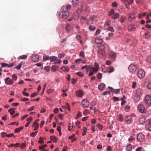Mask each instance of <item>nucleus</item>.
Wrapping results in <instances>:
<instances>
[{
	"mask_svg": "<svg viewBox=\"0 0 151 151\" xmlns=\"http://www.w3.org/2000/svg\"><path fill=\"white\" fill-rule=\"evenodd\" d=\"M71 8V6L68 5L66 6H63L61 9V12L59 13L60 17L64 19L67 18L69 15V13L68 10L70 9Z\"/></svg>",
	"mask_w": 151,
	"mask_h": 151,
	"instance_id": "f257e3e1",
	"label": "nucleus"
},
{
	"mask_svg": "<svg viewBox=\"0 0 151 151\" xmlns=\"http://www.w3.org/2000/svg\"><path fill=\"white\" fill-rule=\"evenodd\" d=\"M143 93V91L141 88L137 89L136 91L133 98L136 102H138L141 99V97Z\"/></svg>",
	"mask_w": 151,
	"mask_h": 151,
	"instance_id": "f03ea898",
	"label": "nucleus"
},
{
	"mask_svg": "<svg viewBox=\"0 0 151 151\" xmlns=\"http://www.w3.org/2000/svg\"><path fill=\"white\" fill-rule=\"evenodd\" d=\"M109 15L112 19H115L118 17L119 14L118 13L115 12L114 10L113 9H111L109 13Z\"/></svg>",
	"mask_w": 151,
	"mask_h": 151,
	"instance_id": "7ed1b4c3",
	"label": "nucleus"
},
{
	"mask_svg": "<svg viewBox=\"0 0 151 151\" xmlns=\"http://www.w3.org/2000/svg\"><path fill=\"white\" fill-rule=\"evenodd\" d=\"M137 75L138 78L141 79L145 77V73L143 70L141 69H139L137 71Z\"/></svg>",
	"mask_w": 151,
	"mask_h": 151,
	"instance_id": "20e7f679",
	"label": "nucleus"
},
{
	"mask_svg": "<svg viewBox=\"0 0 151 151\" xmlns=\"http://www.w3.org/2000/svg\"><path fill=\"white\" fill-rule=\"evenodd\" d=\"M129 71L131 72L134 73L137 70V68L136 65L134 64H131L128 67Z\"/></svg>",
	"mask_w": 151,
	"mask_h": 151,
	"instance_id": "39448f33",
	"label": "nucleus"
},
{
	"mask_svg": "<svg viewBox=\"0 0 151 151\" xmlns=\"http://www.w3.org/2000/svg\"><path fill=\"white\" fill-rule=\"evenodd\" d=\"M100 47L101 48H99L98 51L99 53L102 56H104L106 54L105 52L104 51V49L105 48V47L103 44H101Z\"/></svg>",
	"mask_w": 151,
	"mask_h": 151,
	"instance_id": "423d86ee",
	"label": "nucleus"
},
{
	"mask_svg": "<svg viewBox=\"0 0 151 151\" xmlns=\"http://www.w3.org/2000/svg\"><path fill=\"white\" fill-rule=\"evenodd\" d=\"M145 102L148 106L151 104V96L149 95H147L145 98Z\"/></svg>",
	"mask_w": 151,
	"mask_h": 151,
	"instance_id": "0eeeda50",
	"label": "nucleus"
},
{
	"mask_svg": "<svg viewBox=\"0 0 151 151\" xmlns=\"http://www.w3.org/2000/svg\"><path fill=\"white\" fill-rule=\"evenodd\" d=\"M81 104L83 108H87L89 106V102L86 99H84L82 101Z\"/></svg>",
	"mask_w": 151,
	"mask_h": 151,
	"instance_id": "6e6552de",
	"label": "nucleus"
},
{
	"mask_svg": "<svg viewBox=\"0 0 151 151\" xmlns=\"http://www.w3.org/2000/svg\"><path fill=\"white\" fill-rule=\"evenodd\" d=\"M138 111L140 113H144L145 111V108L143 105L142 104L139 105L137 106Z\"/></svg>",
	"mask_w": 151,
	"mask_h": 151,
	"instance_id": "1a4fd4ad",
	"label": "nucleus"
},
{
	"mask_svg": "<svg viewBox=\"0 0 151 151\" xmlns=\"http://www.w3.org/2000/svg\"><path fill=\"white\" fill-rule=\"evenodd\" d=\"M5 83L7 85H12L14 83V81L9 77L5 79Z\"/></svg>",
	"mask_w": 151,
	"mask_h": 151,
	"instance_id": "9d476101",
	"label": "nucleus"
},
{
	"mask_svg": "<svg viewBox=\"0 0 151 151\" xmlns=\"http://www.w3.org/2000/svg\"><path fill=\"white\" fill-rule=\"evenodd\" d=\"M136 27L135 25L133 24H130L128 27V30L130 32L134 31Z\"/></svg>",
	"mask_w": 151,
	"mask_h": 151,
	"instance_id": "9b49d317",
	"label": "nucleus"
},
{
	"mask_svg": "<svg viewBox=\"0 0 151 151\" xmlns=\"http://www.w3.org/2000/svg\"><path fill=\"white\" fill-rule=\"evenodd\" d=\"M94 67H92L93 69L95 72H98L99 70V65L96 63L95 62L94 63Z\"/></svg>",
	"mask_w": 151,
	"mask_h": 151,
	"instance_id": "f8f14e48",
	"label": "nucleus"
},
{
	"mask_svg": "<svg viewBox=\"0 0 151 151\" xmlns=\"http://www.w3.org/2000/svg\"><path fill=\"white\" fill-rule=\"evenodd\" d=\"M145 138V136L142 133H139L137 136V139L138 141H141Z\"/></svg>",
	"mask_w": 151,
	"mask_h": 151,
	"instance_id": "ddd939ff",
	"label": "nucleus"
},
{
	"mask_svg": "<svg viewBox=\"0 0 151 151\" xmlns=\"http://www.w3.org/2000/svg\"><path fill=\"white\" fill-rule=\"evenodd\" d=\"M125 121L127 124H129L132 122V119L130 116H126L125 117Z\"/></svg>",
	"mask_w": 151,
	"mask_h": 151,
	"instance_id": "4468645a",
	"label": "nucleus"
},
{
	"mask_svg": "<svg viewBox=\"0 0 151 151\" xmlns=\"http://www.w3.org/2000/svg\"><path fill=\"white\" fill-rule=\"evenodd\" d=\"M96 18V17L95 16H93L91 17L88 20V22L87 24V25H88L89 24H92Z\"/></svg>",
	"mask_w": 151,
	"mask_h": 151,
	"instance_id": "2eb2a0df",
	"label": "nucleus"
},
{
	"mask_svg": "<svg viewBox=\"0 0 151 151\" xmlns=\"http://www.w3.org/2000/svg\"><path fill=\"white\" fill-rule=\"evenodd\" d=\"M109 56L113 59H115L116 56V54L114 52L110 51L109 53Z\"/></svg>",
	"mask_w": 151,
	"mask_h": 151,
	"instance_id": "dca6fc26",
	"label": "nucleus"
},
{
	"mask_svg": "<svg viewBox=\"0 0 151 151\" xmlns=\"http://www.w3.org/2000/svg\"><path fill=\"white\" fill-rule=\"evenodd\" d=\"M32 61L35 62H37L39 60L38 56L37 55H33L32 57Z\"/></svg>",
	"mask_w": 151,
	"mask_h": 151,
	"instance_id": "f3484780",
	"label": "nucleus"
},
{
	"mask_svg": "<svg viewBox=\"0 0 151 151\" xmlns=\"http://www.w3.org/2000/svg\"><path fill=\"white\" fill-rule=\"evenodd\" d=\"M83 91L81 90H78L76 92V96L79 97H81L83 95Z\"/></svg>",
	"mask_w": 151,
	"mask_h": 151,
	"instance_id": "a211bd4d",
	"label": "nucleus"
},
{
	"mask_svg": "<svg viewBox=\"0 0 151 151\" xmlns=\"http://www.w3.org/2000/svg\"><path fill=\"white\" fill-rule=\"evenodd\" d=\"M136 17V15L134 13H130L129 15V20L131 21L133 19H134Z\"/></svg>",
	"mask_w": 151,
	"mask_h": 151,
	"instance_id": "6ab92c4d",
	"label": "nucleus"
},
{
	"mask_svg": "<svg viewBox=\"0 0 151 151\" xmlns=\"http://www.w3.org/2000/svg\"><path fill=\"white\" fill-rule=\"evenodd\" d=\"M70 69L69 67H67L65 66H63L61 68V70L64 72H66L69 71Z\"/></svg>",
	"mask_w": 151,
	"mask_h": 151,
	"instance_id": "aec40b11",
	"label": "nucleus"
},
{
	"mask_svg": "<svg viewBox=\"0 0 151 151\" xmlns=\"http://www.w3.org/2000/svg\"><path fill=\"white\" fill-rule=\"evenodd\" d=\"M106 85L104 83H101L99 84L98 86V88L100 91H102L105 87Z\"/></svg>",
	"mask_w": 151,
	"mask_h": 151,
	"instance_id": "412c9836",
	"label": "nucleus"
},
{
	"mask_svg": "<svg viewBox=\"0 0 151 151\" xmlns=\"http://www.w3.org/2000/svg\"><path fill=\"white\" fill-rule=\"evenodd\" d=\"M95 42L97 44H99L102 42L103 40L101 39L97 38L95 39Z\"/></svg>",
	"mask_w": 151,
	"mask_h": 151,
	"instance_id": "4be33fe9",
	"label": "nucleus"
},
{
	"mask_svg": "<svg viewBox=\"0 0 151 151\" xmlns=\"http://www.w3.org/2000/svg\"><path fill=\"white\" fill-rule=\"evenodd\" d=\"M32 120V117H31L28 118L27 121V122L26 123L25 125V127H28L30 122Z\"/></svg>",
	"mask_w": 151,
	"mask_h": 151,
	"instance_id": "5701e85b",
	"label": "nucleus"
},
{
	"mask_svg": "<svg viewBox=\"0 0 151 151\" xmlns=\"http://www.w3.org/2000/svg\"><path fill=\"white\" fill-rule=\"evenodd\" d=\"M33 127H35L34 129L35 131L37 130L39 127V124L37 122H35L33 123Z\"/></svg>",
	"mask_w": 151,
	"mask_h": 151,
	"instance_id": "b1692460",
	"label": "nucleus"
},
{
	"mask_svg": "<svg viewBox=\"0 0 151 151\" xmlns=\"http://www.w3.org/2000/svg\"><path fill=\"white\" fill-rule=\"evenodd\" d=\"M58 60L57 58L55 56H52L50 57L49 60L51 62L57 61Z\"/></svg>",
	"mask_w": 151,
	"mask_h": 151,
	"instance_id": "393cba45",
	"label": "nucleus"
},
{
	"mask_svg": "<svg viewBox=\"0 0 151 151\" xmlns=\"http://www.w3.org/2000/svg\"><path fill=\"white\" fill-rule=\"evenodd\" d=\"M50 138L54 142L56 143L57 142L58 138L55 136H51Z\"/></svg>",
	"mask_w": 151,
	"mask_h": 151,
	"instance_id": "a878e982",
	"label": "nucleus"
},
{
	"mask_svg": "<svg viewBox=\"0 0 151 151\" xmlns=\"http://www.w3.org/2000/svg\"><path fill=\"white\" fill-rule=\"evenodd\" d=\"M132 147L131 145L128 144L126 147V150L127 151H130L132 150Z\"/></svg>",
	"mask_w": 151,
	"mask_h": 151,
	"instance_id": "bb28decb",
	"label": "nucleus"
},
{
	"mask_svg": "<svg viewBox=\"0 0 151 151\" xmlns=\"http://www.w3.org/2000/svg\"><path fill=\"white\" fill-rule=\"evenodd\" d=\"M145 119L143 117H141L139 119V122L141 124H143L145 122Z\"/></svg>",
	"mask_w": 151,
	"mask_h": 151,
	"instance_id": "cd10ccee",
	"label": "nucleus"
},
{
	"mask_svg": "<svg viewBox=\"0 0 151 151\" xmlns=\"http://www.w3.org/2000/svg\"><path fill=\"white\" fill-rule=\"evenodd\" d=\"M72 27L70 26L69 24H67L65 27L66 30L68 32H70Z\"/></svg>",
	"mask_w": 151,
	"mask_h": 151,
	"instance_id": "c85d7f7f",
	"label": "nucleus"
},
{
	"mask_svg": "<svg viewBox=\"0 0 151 151\" xmlns=\"http://www.w3.org/2000/svg\"><path fill=\"white\" fill-rule=\"evenodd\" d=\"M87 66H88L86 67V72H88L89 70H91L93 69L91 65H87Z\"/></svg>",
	"mask_w": 151,
	"mask_h": 151,
	"instance_id": "c756f323",
	"label": "nucleus"
},
{
	"mask_svg": "<svg viewBox=\"0 0 151 151\" xmlns=\"http://www.w3.org/2000/svg\"><path fill=\"white\" fill-rule=\"evenodd\" d=\"M87 7L85 4H83L81 7V10L82 11H86L87 10Z\"/></svg>",
	"mask_w": 151,
	"mask_h": 151,
	"instance_id": "7c9ffc66",
	"label": "nucleus"
},
{
	"mask_svg": "<svg viewBox=\"0 0 151 151\" xmlns=\"http://www.w3.org/2000/svg\"><path fill=\"white\" fill-rule=\"evenodd\" d=\"M27 55H26L20 56L18 58V59L24 60L27 58Z\"/></svg>",
	"mask_w": 151,
	"mask_h": 151,
	"instance_id": "2f4dec72",
	"label": "nucleus"
},
{
	"mask_svg": "<svg viewBox=\"0 0 151 151\" xmlns=\"http://www.w3.org/2000/svg\"><path fill=\"white\" fill-rule=\"evenodd\" d=\"M15 109H10L8 110V112L10 113L11 115H13L15 112Z\"/></svg>",
	"mask_w": 151,
	"mask_h": 151,
	"instance_id": "473e14b6",
	"label": "nucleus"
},
{
	"mask_svg": "<svg viewBox=\"0 0 151 151\" xmlns=\"http://www.w3.org/2000/svg\"><path fill=\"white\" fill-rule=\"evenodd\" d=\"M83 133H82V135L83 136H84L86 134V133L87 132L88 129L86 127H84L83 129Z\"/></svg>",
	"mask_w": 151,
	"mask_h": 151,
	"instance_id": "72a5a7b5",
	"label": "nucleus"
},
{
	"mask_svg": "<svg viewBox=\"0 0 151 151\" xmlns=\"http://www.w3.org/2000/svg\"><path fill=\"white\" fill-rule=\"evenodd\" d=\"M23 128V127H20L17 128L14 130V132L15 133H18Z\"/></svg>",
	"mask_w": 151,
	"mask_h": 151,
	"instance_id": "f704fd0d",
	"label": "nucleus"
},
{
	"mask_svg": "<svg viewBox=\"0 0 151 151\" xmlns=\"http://www.w3.org/2000/svg\"><path fill=\"white\" fill-rule=\"evenodd\" d=\"M78 2L79 1L78 0H73L72 1V3L73 5L74 6H76Z\"/></svg>",
	"mask_w": 151,
	"mask_h": 151,
	"instance_id": "c9c22d12",
	"label": "nucleus"
},
{
	"mask_svg": "<svg viewBox=\"0 0 151 151\" xmlns=\"http://www.w3.org/2000/svg\"><path fill=\"white\" fill-rule=\"evenodd\" d=\"M58 68L55 65H53L52 67V70L53 72H55L57 70Z\"/></svg>",
	"mask_w": 151,
	"mask_h": 151,
	"instance_id": "e433bc0d",
	"label": "nucleus"
},
{
	"mask_svg": "<svg viewBox=\"0 0 151 151\" xmlns=\"http://www.w3.org/2000/svg\"><path fill=\"white\" fill-rule=\"evenodd\" d=\"M50 60V57L46 55H44L43 56V60L44 61H46Z\"/></svg>",
	"mask_w": 151,
	"mask_h": 151,
	"instance_id": "4c0bfd02",
	"label": "nucleus"
},
{
	"mask_svg": "<svg viewBox=\"0 0 151 151\" xmlns=\"http://www.w3.org/2000/svg\"><path fill=\"white\" fill-rule=\"evenodd\" d=\"M126 19V18L124 16H122L121 17V19H120V22L121 23H123L125 20Z\"/></svg>",
	"mask_w": 151,
	"mask_h": 151,
	"instance_id": "58836bf2",
	"label": "nucleus"
},
{
	"mask_svg": "<svg viewBox=\"0 0 151 151\" xmlns=\"http://www.w3.org/2000/svg\"><path fill=\"white\" fill-rule=\"evenodd\" d=\"M128 140L130 142H132L133 141H135V139L134 137L133 136H130Z\"/></svg>",
	"mask_w": 151,
	"mask_h": 151,
	"instance_id": "ea45409f",
	"label": "nucleus"
},
{
	"mask_svg": "<svg viewBox=\"0 0 151 151\" xmlns=\"http://www.w3.org/2000/svg\"><path fill=\"white\" fill-rule=\"evenodd\" d=\"M79 56L83 58H85L84 52L83 51H81L79 53Z\"/></svg>",
	"mask_w": 151,
	"mask_h": 151,
	"instance_id": "a19ab883",
	"label": "nucleus"
},
{
	"mask_svg": "<svg viewBox=\"0 0 151 151\" xmlns=\"http://www.w3.org/2000/svg\"><path fill=\"white\" fill-rule=\"evenodd\" d=\"M89 29L90 31H93L95 30L96 27L95 26H93L91 25H90L89 27Z\"/></svg>",
	"mask_w": 151,
	"mask_h": 151,
	"instance_id": "79ce46f5",
	"label": "nucleus"
},
{
	"mask_svg": "<svg viewBox=\"0 0 151 151\" xmlns=\"http://www.w3.org/2000/svg\"><path fill=\"white\" fill-rule=\"evenodd\" d=\"M97 72H95L94 71L93 69H92L91 70L90 72L89 73L88 76H91L93 75L94 73H96Z\"/></svg>",
	"mask_w": 151,
	"mask_h": 151,
	"instance_id": "37998d69",
	"label": "nucleus"
},
{
	"mask_svg": "<svg viewBox=\"0 0 151 151\" xmlns=\"http://www.w3.org/2000/svg\"><path fill=\"white\" fill-rule=\"evenodd\" d=\"M76 74L80 77H83L84 76V73L80 72L76 73Z\"/></svg>",
	"mask_w": 151,
	"mask_h": 151,
	"instance_id": "c03bdc74",
	"label": "nucleus"
},
{
	"mask_svg": "<svg viewBox=\"0 0 151 151\" xmlns=\"http://www.w3.org/2000/svg\"><path fill=\"white\" fill-rule=\"evenodd\" d=\"M124 1L127 2L129 4H132L134 2V0H124Z\"/></svg>",
	"mask_w": 151,
	"mask_h": 151,
	"instance_id": "a18cd8bd",
	"label": "nucleus"
},
{
	"mask_svg": "<svg viewBox=\"0 0 151 151\" xmlns=\"http://www.w3.org/2000/svg\"><path fill=\"white\" fill-rule=\"evenodd\" d=\"M108 69H109V70L108 71V73H112L114 71V68L113 67H110L108 68Z\"/></svg>",
	"mask_w": 151,
	"mask_h": 151,
	"instance_id": "49530a36",
	"label": "nucleus"
},
{
	"mask_svg": "<svg viewBox=\"0 0 151 151\" xmlns=\"http://www.w3.org/2000/svg\"><path fill=\"white\" fill-rule=\"evenodd\" d=\"M107 30H109V31H110L111 32H114V28H113V27H111V26H110L109 27L107 28Z\"/></svg>",
	"mask_w": 151,
	"mask_h": 151,
	"instance_id": "de8ad7c7",
	"label": "nucleus"
},
{
	"mask_svg": "<svg viewBox=\"0 0 151 151\" xmlns=\"http://www.w3.org/2000/svg\"><path fill=\"white\" fill-rule=\"evenodd\" d=\"M22 65V64L21 63V62L18 65L16 66L15 68L17 70H19L21 68V67Z\"/></svg>",
	"mask_w": 151,
	"mask_h": 151,
	"instance_id": "09e8293b",
	"label": "nucleus"
},
{
	"mask_svg": "<svg viewBox=\"0 0 151 151\" xmlns=\"http://www.w3.org/2000/svg\"><path fill=\"white\" fill-rule=\"evenodd\" d=\"M6 135L7 134L5 132H3L1 133V135L3 138H4L6 137Z\"/></svg>",
	"mask_w": 151,
	"mask_h": 151,
	"instance_id": "8fccbe9b",
	"label": "nucleus"
},
{
	"mask_svg": "<svg viewBox=\"0 0 151 151\" xmlns=\"http://www.w3.org/2000/svg\"><path fill=\"white\" fill-rule=\"evenodd\" d=\"M100 32H101L100 30L99 29H97L96 30L94 34V36L97 35H99V34L100 33Z\"/></svg>",
	"mask_w": 151,
	"mask_h": 151,
	"instance_id": "3c124183",
	"label": "nucleus"
},
{
	"mask_svg": "<svg viewBox=\"0 0 151 151\" xmlns=\"http://www.w3.org/2000/svg\"><path fill=\"white\" fill-rule=\"evenodd\" d=\"M89 112V110L88 109H84L83 111V114L85 115L87 114Z\"/></svg>",
	"mask_w": 151,
	"mask_h": 151,
	"instance_id": "603ef678",
	"label": "nucleus"
},
{
	"mask_svg": "<svg viewBox=\"0 0 151 151\" xmlns=\"http://www.w3.org/2000/svg\"><path fill=\"white\" fill-rule=\"evenodd\" d=\"M145 37L146 38H148L150 37V32H147L145 33Z\"/></svg>",
	"mask_w": 151,
	"mask_h": 151,
	"instance_id": "864d4df0",
	"label": "nucleus"
},
{
	"mask_svg": "<svg viewBox=\"0 0 151 151\" xmlns=\"http://www.w3.org/2000/svg\"><path fill=\"white\" fill-rule=\"evenodd\" d=\"M47 146V145L46 144H45L43 145L39 146V149L40 150L44 149Z\"/></svg>",
	"mask_w": 151,
	"mask_h": 151,
	"instance_id": "5fc2aeb1",
	"label": "nucleus"
},
{
	"mask_svg": "<svg viewBox=\"0 0 151 151\" xmlns=\"http://www.w3.org/2000/svg\"><path fill=\"white\" fill-rule=\"evenodd\" d=\"M66 110L70 111V106L68 103H66L65 104Z\"/></svg>",
	"mask_w": 151,
	"mask_h": 151,
	"instance_id": "6e6d98bb",
	"label": "nucleus"
},
{
	"mask_svg": "<svg viewBox=\"0 0 151 151\" xmlns=\"http://www.w3.org/2000/svg\"><path fill=\"white\" fill-rule=\"evenodd\" d=\"M44 69L47 72H49L50 70V67L49 66H46L45 67Z\"/></svg>",
	"mask_w": 151,
	"mask_h": 151,
	"instance_id": "4d7b16f0",
	"label": "nucleus"
},
{
	"mask_svg": "<svg viewBox=\"0 0 151 151\" xmlns=\"http://www.w3.org/2000/svg\"><path fill=\"white\" fill-rule=\"evenodd\" d=\"M12 77L13 80H14L15 81H16L17 79V76L15 74H13L12 75Z\"/></svg>",
	"mask_w": 151,
	"mask_h": 151,
	"instance_id": "13d9d810",
	"label": "nucleus"
},
{
	"mask_svg": "<svg viewBox=\"0 0 151 151\" xmlns=\"http://www.w3.org/2000/svg\"><path fill=\"white\" fill-rule=\"evenodd\" d=\"M37 132H32L31 134V136L34 137L37 134Z\"/></svg>",
	"mask_w": 151,
	"mask_h": 151,
	"instance_id": "bf43d9fd",
	"label": "nucleus"
},
{
	"mask_svg": "<svg viewBox=\"0 0 151 151\" xmlns=\"http://www.w3.org/2000/svg\"><path fill=\"white\" fill-rule=\"evenodd\" d=\"M54 91V89H49L47 91V94H50L51 93H52Z\"/></svg>",
	"mask_w": 151,
	"mask_h": 151,
	"instance_id": "052dcab7",
	"label": "nucleus"
},
{
	"mask_svg": "<svg viewBox=\"0 0 151 151\" xmlns=\"http://www.w3.org/2000/svg\"><path fill=\"white\" fill-rule=\"evenodd\" d=\"M118 118L119 119V121L120 122H122L123 121V117L122 114H120L119 115Z\"/></svg>",
	"mask_w": 151,
	"mask_h": 151,
	"instance_id": "680f3d73",
	"label": "nucleus"
},
{
	"mask_svg": "<svg viewBox=\"0 0 151 151\" xmlns=\"http://www.w3.org/2000/svg\"><path fill=\"white\" fill-rule=\"evenodd\" d=\"M82 61V59L81 58H79L75 60L74 62L76 63H78L79 62Z\"/></svg>",
	"mask_w": 151,
	"mask_h": 151,
	"instance_id": "e2e57ef3",
	"label": "nucleus"
},
{
	"mask_svg": "<svg viewBox=\"0 0 151 151\" xmlns=\"http://www.w3.org/2000/svg\"><path fill=\"white\" fill-rule=\"evenodd\" d=\"M65 56L64 54L63 53L59 54L58 55V57L59 58H63Z\"/></svg>",
	"mask_w": 151,
	"mask_h": 151,
	"instance_id": "0e129e2a",
	"label": "nucleus"
},
{
	"mask_svg": "<svg viewBox=\"0 0 151 151\" xmlns=\"http://www.w3.org/2000/svg\"><path fill=\"white\" fill-rule=\"evenodd\" d=\"M115 94H117L120 91V89H116L113 90Z\"/></svg>",
	"mask_w": 151,
	"mask_h": 151,
	"instance_id": "69168bd1",
	"label": "nucleus"
},
{
	"mask_svg": "<svg viewBox=\"0 0 151 151\" xmlns=\"http://www.w3.org/2000/svg\"><path fill=\"white\" fill-rule=\"evenodd\" d=\"M97 77L99 79H101L102 78V74L100 73H99L97 74Z\"/></svg>",
	"mask_w": 151,
	"mask_h": 151,
	"instance_id": "338daca9",
	"label": "nucleus"
},
{
	"mask_svg": "<svg viewBox=\"0 0 151 151\" xmlns=\"http://www.w3.org/2000/svg\"><path fill=\"white\" fill-rule=\"evenodd\" d=\"M147 87L149 89H151V83H148L147 84Z\"/></svg>",
	"mask_w": 151,
	"mask_h": 151,
	"instance_id": "774afa93",
	"label": "nucleus"
}]
</instances>
